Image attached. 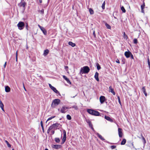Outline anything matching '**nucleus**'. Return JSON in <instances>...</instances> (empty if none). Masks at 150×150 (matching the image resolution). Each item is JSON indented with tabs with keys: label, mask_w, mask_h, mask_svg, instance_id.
I'll list each match as a JSON object with an SVG mask.
<instances>
[{
	"label": "nucleus",
	"mask_w": 150,
	"mask_h": 150,
	"mask_svg": "<svg viewBox=\"0 0 150 150\" xmlns=\"http://www.w3.org/2000/svg\"><path fill=\"white\" fill-rule=\"evenodd\" d=\"M60 102V100L58 99H56L53 100L51 105V106L52 108H54L58 105Z\"/></svg>",
	"instance_id": "1"
},
{
	"label": "nucleus",
	"mask_w": 150,
	"mask_h": 150,
	"mask_svg": "<svg viewBox=\"0 0 150 150\" xmlns=\"http://www.w3.org/2000/svg\"><path fill=\"white\" fill-rule=\"evenodd\" d=\"M87 112L90 114L95 116L100 115V113L98 111L92 110L91 109H88Z\"/></svg>",
	"instance_id": "2"
},
{
	"label": "nucleus",
	"mask_w": 150,
	"mask_h": 150,
	"mask_svg": "<svg viewBox=\"0 0 150 150\" xmlns=\"http://www.w3.org/2000/svg\"><path fill=\"white\" fill-rule=\"evenodd\" d=\"M90 70L89 67L86 66L81 68V71H82V73L87 74L89 72Z\"/></svg>",
	"instance_id": "3"
},
{
	"label": "nucleus",
	"mask_w": 150,
	"mask_h": 150,
	"mask_svg": "<svg viewBox=\"0 0 150 150\" xmlns=\"http://www.w3.org/2000/svg\"><path fill=\"white\" fill-rule=\"evenodd\" d=\"M24 25V23L21 21L19 22L17 24V26L18 29L20 30H22L23 28Z\"/></svg>",
	"instance_id": "4"
},
{
	"label": "nucleus",
	"mask_w": 150,
	"mask_h": 150,
	"mask_svg": "<svg viewBox=\"0 0 150 150\" xmlns=\"http://www.w3.org/2000/svg\"><path fill=\"white\" fill-rule=\"evenodd\" d=\"M26 5V3L23 0H21V2L18 4V6L19 7H22L23 8V10H25V6Z\"/></svg>",
	"instance_id": "5"
},
{
	"label": "nucleus",
	"mask_w": 150,
	"mask_h": 150,
	"mask_svg": "<svg viewBox=\"0 0 150 150\" xmlns=\"http://www.w3.org/2000/svg\"><path fill=\"white\" fill-rule=\"evenodd\" d=\"M69 108L68 107H67L65 106H63L61 109L60 112L62 113H64L67 110V109Z\"/></svg>",
	"instance_id": "6"
},
{
	"label": "nucleus",
	"mask_w": 150,
	"mask_h": 150,
	"mask_svg": "<svg viewBox=\"0 0 150 150\" xmlns=\"http://www.w3.org/2000/svg\"><path fill=\"white\" fill-rule=\"evenodd\" d=\"M99 99L101 104H103L106 100L105 97L103 96H100Z\"/></svg>",
	"instance_id": "7"
},
{
	"label": "nucleus",
	"mask_w": 150,
	"mask_h": 150,
	"mask_svg": "<svg viewBox=\"0 0 150 150\" xmlns=\"http://www.w3.org/2000/svg\"><path fill=\"white\" fill-rule=\"evenodd\" d=\"M122 129L118 128V132L119 137L120 138L122 137L123 135V133L122 132Z\"/></svg>",
	"instance_id": "8"
},
{
	"label": "nucleus",
	"mask_w": 150,
	"mask_h": 150,
	"mask_svg": "<svg viewBox=\"0 0 150 150\" xmlns=\"http://www.w3.org/2000/svg\"><path fill=\"white\" fill-rule=\"evenodd\" d=\"M131 52L129 50L128 51H126L125 52L124 54L126 58H128L130 57Z\"/></svg>",
	"instance_id": "9"
},
{
	"label": "nucleus",
	"mask_w": 150,
	"mask_h": 150,
	"mask_svg": "<svg viewBox=\"0 0 150 150\" xmlns=\"http://www.w3.org/2000/svg\"><path fill=\"white\" fill-rule=\"evenodd\" d=\"M86 122L88 124L89 127H91L93 130L94 131V129L93 127V125L91 123V122L89 120H86Z\"/></svg>",
	"instance_id": "10"
},
{
	"label": "nucleus",
	"mask_w": 150,
	"mask_h": 150,
	"mask_svg": "<svg viewBox=\"0 0 150 150\" xmlns=\"http://www.w3.org/2000/svg\"><path fill=\"white\" fill-rule=\"evenodd\" d=\"M62 146V145H53L52 146V148L56 149H60Z\"/></svg>",
	"instance_id": "11"
},
{
	"label": "nucleus",
	"mask_w": 150,
	"mask_h": 150,
	"mask_svg": "<svg viewBox=\"0 0 150 150\" xmlns=\"http://www.w3.org/2000/svg\"><path fill=\"white\" fill-rule=\"evenodd\" d=\"M51 89L56 93L58 94L59 96L61 95L59 92L56 89V88L54 87L53 86L52 87V88Z\"/></svg>",
	"instance_id": "12"
},
{
	"label": "nucleus",
	"mask_w": 150,
	"mask_h": 150,
	"mask_svg": "<svg viewBox=\"0 0 150 150\" xmlns=\"http://www.w3.org/2000/svg\"><path fill=\"white\" fill-rule=\"evenodd\" d=\"M40 28L41 30L42 31L43 33L45 35L47 34V31L43 27L40 26Z\"/></svg>",
	"instance_id": "13"
},
{
	"label": "nucleus",
	"mask_w": 150,
	"mask_h": 150,
	"mask_svg": "<svg viewBox=\"0 0 150 150\" xmlns=\"http://www.w3.org/2000/svg\"><path fill=\"white\" fill-rule=\"evenodd\" d=\"M63 78L67 81V83L70 84H71V83L69 79L67 78V77L64 76H63Z\"/></svg>",
	"instance_id": "14"
},
{
	"label": "nucleus",
	"mask_w": 150,
	"mask_h": 150,
	"mask_svg": "<svg viewBox=\"0 0 150 150\" xmlns=\"http://www.w3.org/2000/svg\"><path fill=\"white\" fill-rule=\"evenodd\" d=\"M105 118L106 120L110 122H113V120L108 116L105 115Z\"/></svg>",
	"instance_id": "15"
},
{
	"label": "nucleus",
	"mask_w": 150,
	"mask_h": 150,
	"mask_svg": "<svg viewBox=\"0 0 150 150\" xmlns=\"http://www.w3.org/2000/svg\"><path fill=\"white\" fill-rule=\"evenodd\" d=\"M98 75H99V74L97 72H96L95 74V75H94V78L96 79V80L97 81H99V78H98Z\"/></svg>",
	"instance_id": "16"
},
{
	"label": "nucleus",
	"mask_w": 150,
	"mask_h": 150,
	"mask_svg": "<svg viewBox=\"0 0 150 150\" xmlns=\"http://www.w3.org/2000/svg\"><path fill=\"white\" fill-rule=\"evenodd\" d=\"M109 92H110L111 93H112L113 95H115V93L113 89L112 88L111 86H110L109 87Z\"/></svg>",
	"instance_id": "17"
},
{
	"label": "nucleus",
	"mask_w": 150,
	"mask_h": 150,
	"mask_svg": "<svg viewBox=\"0 0 150 150\" xmlns=\"http://www.w3.org/2000/svg\"><path fill=\"white\" fill-rule=\"evenodd\" d=\"M52 126L54 128L57 129L58 127H59L60 125L58 123H55L52 125Z\"/></svg>",
	"instance_id": "18"
},
{
	"label": "nucleus",
	"mask_w": 150,
	"mask_h": 150,
	"mask_svg": "<svg viewBox=\"0 0 150 150\" xmlns=\"http://www.w3.org/2000/svg\"><path fill=\"white\" fill-rule=\"evenodd\" d=\"M103 22L104 23H105V25L106 27H107V28L108 29H111V26L109 25L106 22H105L104 21H103Z\"/></svg>",
	"instance_id": "19"
},
{
	"label": "nucleus",
	"mask_w": 150,
	"mask_h": 150,
	"mask_svg": "<svg viewBox=\"0 0 150 150\" xmlns=\"http://www.w3.org/2000/svg\"><path fill=\"white\" fill-rule=\"evenodd\" d=\"M96 134L102 140L104 141L105 140V139L102 137V136L100 134L98 133H96Z\"/></svg>",
	"instance_id": "20"
},
{
	"label": "nucleus",
	"mask_w": 150,
	"mask_h": 150,
	"mask_svg": "<svg viewBox=\"0 0 150 150\" xmlns=\"http://www.w3.org/2000/svg\"><path fill=\"white\" fill-rule=\"evenodd\" d=\"M49 52V50L48 49L45 50L43 53V55L44 56H46L48 54Z\"/></svg>",
	"instance_id": "21"
},
{
	"label": "nucleus",
	"mask_w": 150,
	"mask_h": 150,
	"mask_svg": "<svg viewBox=\"0 0 150 150\" xmlns=\"http://www.w3.org/2000/svg\"><path fill=\"white\" fill-rule=\"evenodd\" d=\"M5 90L6 92H8L10 91V88L9 86H6L5 87Z\"/></svg>",
	"instance_id": "22"
},
{
	"label": "nucleus",
	"mask_w": 150,
	"mask_h": 150,
	"mask_svg": "<svg viewBox=\"0 0 150 150\" xmlns=\"http://www.w3.org/2000/svg\"><path fill=\"white\" fill-rule=\"evenodd\" d=\"M142 90L146 96H147V93L146 92V89L144 86L142 88Z\"/></svg>",
	"instance_id": "23"
},
{
	"label": "nucleus",
	"mask_w": 150,
	"mask_h": 150,
	"mask_svg": "<svg viewBox=\"0 0 150 150\" xmlns=\"http://www.w3.org/2000/svg\"><path fill=\"white\" fill-rule=\"evenodd\" d=\"M69 45L71 46L72 47H74L76 46V44L75 43L70 41L69 42Z\"/></svg>",
	"instance_id": "24"
},
{
	"label": "nucleus",
	"mask_w": 150,
	"mask_h": 150,
	"mask_svg": "<svg viewBox=\"0 0 150 150\" xmlns=\"http://www.w3.org/2000/svg\"><path fill=\"white\" fill-rule=\"evenodd\" d=\"M53 128H54V127L52 126V125L51 126H50L49 128V129L47 131V133H49L50 131Z\"/></svg>",
	"instance_id": "25"
},
{
	"label": "nucleus",
	"mask_w": 150,
	"mask_h": 150,
	"mask_svg": "<svg viewBox=\"0 0 150 150\" xmlns=\"http://www.w3.org/2000/svg\"><path fill=\"white\" fill-rule=\"evenodd\" d=\"M96 65L97 67V69L98 70H99L101 69V67L98 63H96Z\"/></svg>",
	"instance_id": "26"
},
{
	"label": "nucleus",
	"mask_w": 150,
	"mask_h": 150,
	"mask_svg": "<svg viewBox=\"0 0 150 150\" xmlns=\"http://www.w3.org/2000/svg\"><path fill=\"white\" fill-rule=\"evenodd\" d=\"M0 107L3 110H4V105L1 101H0Z\"/></svg>",
	"instance_id": "27"
},
{
	"label": "nucleus",
	"mask_w": 150,
	"mask_h": 150,
	"mask_svg": "<svg viewBox=\"0 0 150 150\" xmlns=\"http://www.w3.org/2000/svg\"><path fill=\"white\" fill-rule=\"evenodd\" d=\"M89 11L91 15H93L94 13V12L93 10L91 8L89 9Z\"/></svg>",
	"instance_id": "28"
},
{
	"label": "nucleus",
	"mask_w": 150,
	"mask_h": 150,
	"mask_svg": "<svg viewBox=\"0 0 150 150\" xmlns=\"http://www.w3.org/2000/svg\"><path fill=\"white\" fill-rule=\"evenodd\" d=\"M126 142V139H124L122 140V141L121 143V144L122 145H124L125 144Z\"/></svg>",
	"instance_id": "29"
},
{
	"label": "nucleus",
	"mask_w": 150,
	"mask_h": 150,
	"mask_svg": "<svg viewBox=\"0 0 150 150\" xmlns=\"http://www.w3.org/2000/svg\"><path fill=\"white\" fill-rule=\"evenodd\" d=\"M63 137L66 138V132L65 130H63Z\"/></svg>",
	"instance_id": "30"
},
{
	"label": "nucleus",
	"mask_w": 150,
	"mask_h": 150,
	"mask_svg": "<svg viewBox=\"0 0 150 150\" xmlns=\"http://www.w3.org/2000/svg\"><path fill=\"white\" fill-rule=\"evenodd\" d=\"M54 140L57 143H59L60 142V139L59 138H55Z\"/></svg>",
	"instance_id": "31"
},
{
	"label": "nucleus",
	"mask_w": 150,
	"mask_h": 150,
	"mask_svg": "<svg viewBox=\"0 0 150 150\" xmlns=\"http://www.w3.org/2000/svg\"><path fill=\"white\" fill-rule=\"evenodd\" d=\"M40 125L41 127L42 128V131L43 132H44V127L43 124V122L42 121H41L40 122Z\"/></svg>",
	"instance_id": "32"
},
{
	"label": "nucleus",
	"mask_w": 150,
	"mask_h": 150,
	"mask_svg": "<svg viewBox=\"0 0 150 150\" xmlns=\"http://www.w3.org/2000/svg\"><path fill=\"white\" fill-rule=\"evenodd\" d=\"M55 117V116H51V117H50L47 120L46 122H47V121H48L50 120H52V119L54 118Z\"/></svg>",
	"instance_id": "33"
},
{
	"label": "nucleus",
	"mask_w": 150,
	"mask_h": 150,
	"mask_svg": "<svg viewBox=\"0 0 150 150\" xmlns=\"http://www.w3.org/2000/svg\"><path fill=\"white\" fill-rule=\"evenodd\" d=\"M121 9L123 13H125L126 12V10L123 6H122L121 7Z\"/></svg>",
	"instance_id": "34"
},
{
	"label": "nucleus",
	"mask_w": 150,
	"mask_h": 150,
	"mask_svg": "<svg viewBox=\"0 0 150 150\" xmlns=\"http://www.w3.org/2000/svg\"><path fill=\"white\" fill-rule=\"evenodd\" d=\"M66 138L63 137L62 139V142L61 143V144H63L64 143V142H65V141L66 140Z\"/></svg>",
	"instance_id": "35"
},
{
	"label": "nucleus",
	"mask_w": 150,
	"mask_h": 150,
	"mask_svg": "<svg viewBox=\"0 0 150 150\" xmlns=\"http://www.w3.org/2000/svg\"><path fill=\"white\" fill-rule=\"evenodd\" d=\"M123 37L124 39H127L128 38V36L127 35L125 34V32H124Z\"/></svg>",
	"instance_id": "36"
},
{
	"label": "nucleus",
	"mask_w": 150,
	"mask_h": 150,
	"mask_svg": "<svg viewBox=\"0 0 150 150\" xmlns=\"http://www.w3.org/2000/svg\"><path fill=\"white\" fill-rule=\"evenodd\" d=\"M105 1H104L103 3L102 6V8L103 9H104L105 8Z\"/></svg>",
	"instance_id": "37"
},
{
	"label": "nucleus",
	"mask_w": 150,
	"mask_h": 150,
	"mask_svg": "<svg viewBox=\"0 0 150 150\" xmlns=\"http://www.w3.org/2000/svg\"><path fill=\"white\" fill-rule=\"evenodd\" d=\"M67 118L68 120H71V116L69 115H67Z\"/></svg>",
	"instance_id": "38"
},
{
	"label": "nucleus",
	"mask_w": 150,
	"mask_h": 150,
	"mask_svg": "<svg viewBox=\"0 0 150 150\" xmlns=\"http://www.w3.org/2000/svg\"><path fill=\"white\" fill-rule=\"evenodd\" d=\"M5 142L6 143L8 147H11V145L9 144L8 141L5 140Z\"/></svg>",
	"instance_id": "39"
},
{
	"label": "nucleus",
	"mask_w": 150,
	"mask_h": 150,
	"mask_svg": "<svg viewBox=\"0 0 150 150\" xmlns=\"http://www.w3.org/2000/svg\"><path fill=\"white\" fill-rule=\"evenodd\" d=\"M145 5L144 2H143V4L142 5H141V9H144L145 7Z\"/></svg>",
	"instance_id": "40"
},
{
	"label": "nucleus",
	"mask_w": 150,
	"mask_h": 150,
	"mask_svg": "<svg viewBox=\"0 0 150 150\" xmlns=\"http://www.w3.org/2000/svg\"><path fill=\"white\" fill-rule=\"evenodd\" d=\"M137 42H138L137 40V39L135 38L134 39V40H133L134 43L136 44H137Z\"/></svg>",
	"instance_id": "41"
},
{
	"label": "nucleus",
	"mask_w": 150,
	"mask_h": 150,
	"mask_svg": "<svg viewBox=\"0 0 150 150\" xmlns=\"http://www.w3.org/2000/svg\"><path fill=\"white\" fill-rule=\"evenodd\" d=\"M147 62L149 68L150 69V62L149 58L147 59Z\"/></svg>",
	"instance_id": "42"
},
{
	"label": "nucleus",
	"mask_w": 150,
	"mask_h": 150,
	"mask_svg": "<svg viewBox=\"0 0 150 150\" xmlns=\"http://www.w3.org/2000/svg\"><path fill=\"white\" fill-rule=\"evenodd\" d=\"M74 108L75 110H77L78 109V108L77 106H72L71 107H70V108Z\"/></svg>",
	"instance_id": "43"
},
{
	"label": "nucleus",
	"mask_w": 150,
	"mask_h": 150,
	"mask_svg": "<svg viewBox=\"0 0 150 150\" xmlns=\"http://www.w3.org/2000/svg\"><path fill=\"white\" fill-rule=\"evenodd\" d=\"M117 98L118 99V102H119V103L121 105V101H120V97L119 96H117Z\"/></svg>",
	"instance_id": "44"
},
{
	"label": "nucleus",
	"mask_w": 150,
	"mask_h": 150,
	"mask_svg": "<svg viewBox=\"0 0 150 150\" xmlns=\"http://www.w3.org/2000/svg\"><path fill=\"white\" fill-rule=\"evenodd\" d=\"M116 147V146H115L112 145V146H110V148H111V149H115Z\"/></svg>",
	"instance_id": "45"
},
{
	"label": "nucleus",
	"mask_w": 150,
	"mask_h": 150,
	"mask_svg": "<svg viewBox=\"0 0 150 150\" xmlns=\"http://www.w3.org/2000/svg\"><path fill=\"white\" fill-rule=\"evenodd\" d=\"M142 139L144 140V143H146V140L144 138V137H143V136H142Z\"/></svg>",
	"instance_id": "46"
},
{
	"label": "nucleus",
	"mask_w": 150,
	"mask_h": 150,
	"mask_svg": "<svg viewBox=\"0 0 150 150\" xmlns=\"http://www.w3.org/2000/svg\"><path fill=\"white\" fill-rule=\"evenodd\" d=\"M40 12H41V13H42V14H43L44 13V10L43 9H42L40 11Z\"/></svg>",
	"instance_id": "47"
},
{
	"label": "nucleus",
	"mask_w": 150,
	"mask_h": 150,
	"mask_svg": "<svg viewBox=\"0 0 150 150\" xmlns=\"http://www.w3.org/2000/svg\"><path fill=\"white\" fill-rule=\"evenodd\" d=\"M130 56L131 57V58L132 59H134V57L133 56V55L131 53V54H130Z\"/></svg>",
	"instance_id": "48"
},
{
	"label": "nucleus",
	"mask_w": 150,
	"mask_h": 150,
	"mask_svg": "<svg viewBox=\"0 0 150 150\" xmlns=\"http://www.w3.org/2000/svg\"><path fill=\"white\" fill-rule=\"evenodd\" d=\"M116 62L117 63H118V64H119L120 63V62L119 61V60H118V59H117V60H116Z\"/></svg>",
	"instance_id": "49"
},
{
	"label": "nucleus",
	"mask_w": 150,
	"mask_h": 150,
	"mask_svg": "<svg viewBox=\"0 0 150 150\" xmlns=\"http://www.w3.org/2000/svg\"><path fill=\"white\" fill-rule=\"evenodd\" d=\"M28 23H27L26 24V28L27 29V30H28Z\"/></svg>",
	"instance_id": "50"
},
{
	"label": "nucleus",
	"mask_w": 150,
	"mask_h": 150,
	"mask_svg": "<svg viewBox=\"0 0 150 150\" xmlns=\"http://www.w3.org/2000/svg\"><path fill=\"white\" fill-rule=\"evenodd\" d=\"M52 133V134H54V130H52L51 131Z\"/></svg>",
	"instance_id": "51"
},
{
	"label": "nucleus",
	"mask_w": 150,
	"mask_h": 150,
	"mask_svg": "<svg viewBox=\"0 0 150 150\" xmlns=\"http://www.w3.org/2000/svg\"><path fill=\"white\" fill-rule=\"evenodd\" d=\"M23 88H24V89L25 90V91H26V90L25 88V86H24V84L23 83Z\"/></svg>",
	"instance_id": "52"
},
{
	"label": "nucleus",
	"mask_w": 150,
	"mask_h": 150,
	"mask_svg": "<svg viewBox=\"0 0 150 150\" xmlns=\"http://www.w3.org/2000/svg\"><path fill=\"white\" fill-rule=\"evenodd\" d=\"M49 86H50V87L51 88H52V87L53 86H52V85L50 84H49Z\"/></svg>",
	"instance_id": "53"
},
{
	"label": "nucleus",
	"mask_w": 150,
	"mask_h": 150,
	"mask_svg": "<svg viewBox=\"0 0 150 150\" xmlns=\"http://www.w3.org/2000/svg\"><path fill=\"white\" fill-rule=\"evenodd\" d=\"M131 145L132 146V147H133V148H134V145H133V143H131Z\"/></svg>",
	"instance_id": "54"
},
{
	"label": "nucleus",
	"mask_w": 150,
	"mask_h": 150,
	"mask_svg": "<svg viewBox=\"0 0 150 150\" xmlns=\"http://www.w3.org/2000/svg\"><path fill=\"white\" fill-rule=\"evenodd\" d=\"M93 35L94 36V37H95L96 36V34H95V32L94 31L93 32Z\"/></svg>",
	"instance_id": "55"
},
{
	"label": "nucleus",
	"mask_w": 150,
	"mask_h": 150,
	"mask_svg": "<svg viewBox=\"0 0 150 150\" xmlns=\"http://www.w3.org/2000/svg\"><path fill=\"white\" fill-rule=\"evenodd\" d=\"M6 62H5V64H4V68H5V67H6Z\"/></svg>",
	"instance_id": "56"
},
{
	"label": "nucleus",
	"mask_w": 150,
	"mask_h": 150,
	"mask_svg": "<svg viewBox=\"0 0 150 150\" xmlns=\"http://www.w3.org/2000/svg\"><path fill=\"white\" fill-rule=\"evenodd\" d=\"M77 94H76L74 96H71V98H74L76 96H77Z\"/></svg>",
	"instance_id": "57"
},
{
	"label": "nucleus",
	"mask_w": 150,
	"mask_h": 150,
	"mask_svg": "<svg viewBox=\"0 0 150 150\" xmlns=\"http://www.w3.org/2000/svg\"><path fill=\"white\" fill-rule=\"evenodd\" d=\"M141 12L143 13H144V9H141Z\"/></svg>",
	"instance_id": "58"
},
{
	"label": "nucleus",
	"mask_w": 150,
	"mask_h": 150,
	"mask_svg": "<svg viewBox=\"0 0 150 150\" xmlns=\"http://www.w3.org/2000/svg\"><path fill=\"white\" fill-rule=\"evenodd\" d=\"M16 57H18V51H17L16 52Z\"/></svg>",
	"instance_id": "59"
},
{
	"label": "nucleus",
	"mask_w": 150,
	"mask_h": 150,
	"mask_svg": "<svg viewBox=\"0 0 150 150\" xmlns=\"http://www.w3.org/2000/svg\"><path fill=\"white\" fill-rule=\"evenodd\" d=\"M64 68H65V69H68V66H65Z\"/></svg>",
	"instance_id": "60"
},
{
	"label": "nucleus",
	"mask_w": 150,
	"mask_h": 150,
	"mask_svg": "<svg viewBox=\"0 0 150 150\" xmlns=\"http://www.w3.org/2000/svg\"><path fill=\"white\" fill-rule=\"evenodd\" d=\"M39 1L40 3H41L42 2V0H39Z\"/></svg>",
	"instance_id": "61"
},
{
	"label": "nucleus",
	"mask_w": 150,
	"mask_h": 150,
	"mask_svg": "<svg viewBox=\"0 0 150 150\" xmlns=\"http://www.w3.org/2000/svg\"><path fill=\"white\" fill-rule=\"evenodd\" d=\"M18 60V57H16V61H17Z\"/></svg>",
	"instance_id": "62"
},
{
	"label": "nucleus",
	"mask_w": 150,
	"mask_h": 150,
	"mask_svg": "<svg viewBox=\"0 0 150 150\" xmlns=\"http://www.w3.org/2000/svg\"><path fill=\"white\" fill-rule=\"evenodd\" d=\"M122 62H123V64H125V61H123V60H122Z\"/></svg>",
	"instance_id": "63"
},
{
	"label": "nucleus",
	"mask_w": 150,
	"mask_h": 150,
	"mask_svg": "<svg viewBox=\"0 0 150 150\" xmlns=\"http://www.w3.org/2000/svg\"><path fill=\"white\" fill-rule=\"evenodd\" d=\"M45 150H48V149H45Z\"/></svg>",
	"instance_id": "64"
}]
</instances>
